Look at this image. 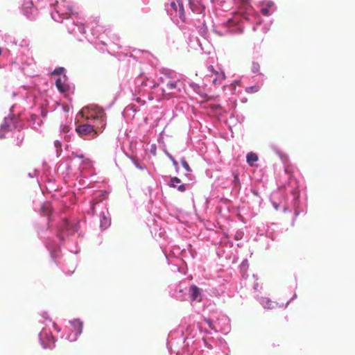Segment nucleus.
Here are the masks:
<instances>
[{"label": "nucleus", "mask_w": 355, "mask_h": 355, "mask_svg": "<svg viewBox=\"0 0 355 355\" xmlns=\"http://www.w3.org/2000/svg\"><path fill=\"white\" fill-rule=\"evenodd\" d=\"M178 89H177V83L169 81L166 87L162 89L163 95H175Z\"/></svg>", "instance_id": "nucleus-5"}, {"label": "nucleus", "mask_w": 355, "mask_h": 355, "mask_svg": "<svg viewBox=\"0 0 355 355\" xmlns=\"http://www.w3.org/2000/svg\"><path fill=\"white\" fill-rule=\"evenodd\" d=\"M181 164L187 172L191 171V169L188 162L184 159H181Z\"/></svg>", "instance_id": "nucleus-15"}, {"label": "nucleus", "mask_w": 355, "mask_h": 355, "mask_svg": "<svg viewBox=\"0 0 355 355\" xmlns=\"http://www.w3.org/2000/svg\"><path fill=\"white\" fill-rule=\"evenodd\" d=\"M215 75L216 77L213 80V84H214V85L221 84L222 82L225 78V73L223 71H217V72L216 73Z\"/></svg>", "instance_id": "nucleus-10"}, {"label": "nucleus", "mask_w": 355, "mask_h": 355, "mask_svg": "<svg viewBox=\"0 0 355 355\" xmlns=\"http://www.w3.org/2000/svg\"><path fill=\"white\" fill-rule=\"evenodd\" d=\"M1 49H0V55H1Z\"/></svg>", "instance_id": "nucleus-32"}, {"label": "nucleus", "mask_w": 355, "mask_h": 355, "mask_svg": "<svg viewBox=\"0 0 355 355\" xmlns=\"http://www.w3.org/2000/svg\"><path fill=\"white\" fill-rule=\"evenodd\" d=\"M78 223H73L70 224L69 222L64 219V221H62V225H61L60 227V233L59 234L60 239H62L63 238V232L64 231L67 232L69 234H73L78 231Z\"/></svg>", "instance_id": "nucleus-4"}, {"label": "nucleus", "mask_w": 355, "mask_h": 355, "mask_svg": "<svg viewBox=\"0 0 355 355\" xmlns=\"http://www.w3.org/2000/svg\"><path fill=\"white\" fill-rule=\"evenodd\" d=\"M191 300L192 301L198 300L200 301L199 297L200 295V289L196 286H191L189 288Z\"/></svg>", "instance_id": "nucleus-6"}, {"label": "nucleus", "mask_w": 355, "mask_h": 355, "mask_svg": "<svg viewBox=\"0 0 355 355\" xmlns=\"http://www.w3.org/2000/svg\"><path fill=\"white\" fill-rule=\"evenodd\" d=\"M21 142V140H20V141H19V143H18V146H19V145H20Z\"/></svg>", "instance_id": "nucleus-28"}, {"label": "nucleus", "mask_w": 355, "mask_h": 355, "mask_svg": "<svg viewBox=\"0 0 355 355\" xmlns=\"http://www.w3.org/2000/svg\"><path fill=\"white\" fill-rule=\"evenodd\" d=\"M76 132L80 137L91 136L92 138H95L98 135V131L94 126L88 125V123H83L78 125L76 129Z\"/></svg>", "instance_id": "nucleus-2"}, {"label": "nucleus", "mask_w": 355, "mask_h": 355, "mask_svg": "<svg viewBox=\"0 0 355 355\" xmlns=\"http://www.w3.org/2000/svg\"><path fill=\"white\" fill-rule=\"evenodd\" d=\"M181 180L178 178H173L171 180L170 185L173 187H177L180 191H185V185L184 184H181Z\"/></svg>", "instance_id": "nucleus-7"}, {"label": "nucleus", "mask_w": 355, "mask_h": 355, "mask_svg": "<svg viewBox=\"0 0 355 355\" xmlns=\"http://www.w3.org/2000/svg\"><path fill=\"white\" fill-rule=\"evenodd\" d=\"M260 64L257 62H253L251 67V70L253 73H257L260 71Z\"/></svg>", "instance_id": "nucleus-14"}, {"label": "nucleus", "mask_w": 355, "mask_h": 355, "mask_svg": "<svg viewBox=\"0 0 355 355\" xmlns=\"http://www.w3.org/2000/svg\"><path fill=\"white\" fill-rule=\"evenodd\" d=\"M259 159L258 155L254 153H249L246 155V161L250 165L252 166L255 162Z\"/></svg>", "instance_id": "nucleus-11"}, {"label": "nucleus", "mask_w": 355, "mask_h": 355, "mask_svg": "<svg viewBox=\"0 0 355 355\" xmlns=\"http://www.w3.org/2000/svg\"><path fill=\"white\" fill-rule=\"evenodd\" d=\"M241 3H246L248 0H239Z\"/></svg>", "instance_id": "nucleus-24"}, {"label": "nucleus", "mask_w": 355, "mask_h": 355, "mask_svg": "<svg viewBox=\"0 0 355 355\" xmlns=\"http://www.w3.org/2000/svg\"><path fill=\"white\" fill-rule=\"evenodd\" d=\"M0 137H2V135H1V133H0Z\"/></svg>", "instance_id": "nucleus-33"}, {"label": "nucleus", "mask_w": 355, "mask_h": 355, "mask_svg": "<svg viewBox=\"0 0 355 355\" xmlns=\"http://www.w3.org/2000/svg\"><path fill=\"white\" fill-rule=\"evenodd\" d=\"M234 178H235V180H236V181H238L239 178H238V176H237V175H236Z\"/></svg>", "instance_id": "nucleus-26"}, {"label": "nucleus", "mask_w": 355, "mask_h": 355, "mask_svg": "<svg viewBox=\"0 0 355 355\" xmlns=\"http://www.w3.org/2000/svg\"><path fill=\"white\" fill-rule=\"evenodd\" d=\"M263 13H264L265 15H266V12H267V11H266V10H263Z\"/></svg>", "instance_id": "nucleus-29"}, {"label": "nucleus", "mask_w": 355, "mask_h": 355, "mask_svg": "<svg viewBox=\"0 0 355 355\" xmlns=\"http://www.w3.org/2000/svg\"><path fill=\"white\" fill-rule=\"evenodd\" d=\"M237 30L239 31V33H243V28L239 26Z\"/></svg>", "instance_id": "nucleus-23"}, {"label": "nucleus", "mask_w": 355, "mask_h": 355, "mask_svg": "<svg viewBox=\"0 0 355 355\" xmlns=\"http://www.w3.org/2000/svg\"><path fill=\"white\" fill-rule=\"evenodd\" d=\"M28 13H29V12H28V10H27V11H26V15H28Z\"/></svg>", "instance_id": "nucleus-27"}, {"label": "nucleus", "mask_w": 355, "mask_h": 355, "mask_svg": "<svg viewBox=\"0 0 355 355\" xmlns=\"http://www.w3.org/2000/svg\"><path fill=\"white\" fill-rule=\"evenodd\" d=\"M253 193H254L255 196H258V193H257V191H253Z\"/></svg>", "instance_id": "nucleus-25"}, {"label": "nucleus", "mask_w": 355, "mask_h": 355, "mask_svg": "<svg viewBox=\"0 0 355 355\" xmlns=\"http://www.w3.org/2000/svg\"><path fill=\"white\" fill-rule=\"evenodd\" d=\"M80 113L83 116L86 115L87 119L98 120L101 129L103 130L106 127V113L102 108L97 106H90L83 110Z\"/></svg>", "instance_id": "nucleus-1"}, {"label": "nucleus", "mask_w": 355, "mask_h": 355, "mask_svg": "<svg viewBox=\"0 0 355 355\" xmlns=\"http://www.w3.org/2000/svg\"><path fill=\"white\" fill-rule=\"evenodd\" d=\"M73 325L78 330V334H81L83 331V322L80 320H74L72 322Z\"/></svg>", "instance_id": "nucleus-13"}, {"label": "nucleus", "mask_w": 355, "mask_h": 355, "mask_svg": "<svg viewBox=\"0 0 355 355\" xmlns=\"http://www.w3.org/2000/svg\"><path fill=\"white\" fill-rule=\"evenodd\" d=\"M171 8L175 13H178V16L182 21H184L186 17L183 7L182 0H176V1L171 2Z\"/></svg>", "instance_id": "nucleus-3"}, {"label": "nucleus", "mask_w": 355, "mask_h": 355, "mask_svg": "<svg viewBox=\"0 0 355 355\" xmlns=\"http://www.w3.org/2000/svg\"><path fill=\"white\" fill-rule=\"evenodd\" d=\"M56 87L58 89L61 93H64L67 92L69 89V87L67 85L64 83V80H62V78H58L55 82Z\"/></svg>", "instance_id": "nucleus-8"}, {"label": "nucleus", "mask_w": 355, "mask_h": 355, "mask_svg": "<svg viewBox=\"0 0 355 355\" xmlns=\"http://www.w3.org/2000/svg\"><path fill=\"white\" fill-rule=\"evenodd\" d=\"M26 4L27 5L26 6V9H30V13L32 14L33 10V3L30 1L28 2Z\"/></svg>", "instance_id": "nucleus-20"}, {"label": "nucleus", "mask_w": 355, "mask_h": 355, "mask_svg": "<svg viewBox=\"0 0 355 355\" xmlns=\"http://www.w3.org/2000/svg\"><path fill=\"white\" fill-rule=\"evenodd\" d=\"M241 19V15L236 13V14H235V15L234 16L233 18L230 19L227 21V24L228 26H232L236 25L240 22Z\"/></svg>", "instance_id": "nucleus-12"}, {"label": "nucleus", "mask_w": 355, "mask_h": 355, "mask_svg": "<svg viewBox=\"0 0 355 355\" xmlns=\"http://www.w3.org/2000/svg\"><path fill=\"white\" fill-rule=\"evenodd\" d=\"M51 203L46 202L42 204V207H40V214L42 216H49L51 212Z\"/></svg>", "instance_id": "nucleus-9"}, {"label": "nucleus", "mask_w": 355, "mask_h": 355, "mask_svg": "<svg viewBox=\"0 0 355 355\" xmlns=\"http://www.w3.org/2000/svg\"><path fill=\"white\" fill-rule=\"evenodd\" d=\"M204 321L209 325V327L212 329H215V327L213 324V322L211 319L209 318H205L204 319Z\"/></svg>", "instance_id": "nucleus-19"}, {"label": "nucleus", "mask_w": 355, "mask_h": 355, "mask_svg": "<svg viewBox=\"0 0 355 355\" xmlns=\"http://www.w3.org/2000/svg\"><path fill=\"white\" fill-rule=\"evenodd\" d=\"M79 157H80V158H83V157H84V156L82 155L79 156Z\"/></svg>", "instance_id": "nucleus-30"}, {"label": "nucleus", "mask_w": 355, "mask_h": 355, "mask_svg": "<svg viewBox=\"0 0 355 355\" xmlns=\"http://www.w3.org/2000/svg\"><path fill=\"white\" fill-rule=\"evenodd\" d=\"M64 71V67H58L51 73L52 75H59L61 74Z\"/></svg>", "instance_id": "nucleus-18"}, {"label": "nucleus", "mask_w": 355, "mask_h": 355, "mask_svg": "<svg viewBox=\"0 0 355 355\" xmlns=\"http://www.w3.org/2000/svg\"><path fill=\"white\" fill-rule=\"evenodd\" d=\"M62 131L64 132H68L69 131V128L68 126H67V125H64L62 127Z\"/></svg>", "instance_id": "nucleus-22"}, {"label": "nucleus", "mask_w": 355, "mask_h": 355, "mask_svg": "<svg viewBox=\"0 0 355 355\" xmlns=\"http://www.w3.org/2000/svg\"><path fill=\"white\" fill-rule=\"evenodd\" d=\"M207 71L209 72L207 75H209L210 77H211L213 74L215 75L216 73L217 72V70H216L212 65H209L207 67Z\"/></svg>", "instance_id": "nucleus-16"}, {"label": "nucleus", "mask_w": 355, "mask_h": 355, "mask_svg": "<svg viewBox=\"0 0 355 355\" xmlns=\"http://www.w3.org/2000/svg\"><path fill=\"white\" fill-rule=\"evenodd\" d=\"M168 156H169L170 159L173 161V166L177 167L178 166L177 160L174 157H173L171 155H169Z\"/></svg>", "instance_id": "nucleus-21"}, {"label": "nucleus", "mask_w": 355, "mask_h": 355, "mask_svg": "<svg viewBox=\"0 0 355 355\" xmlns=\"http://www.w3.org/2000/svg\"><path fill=\"white\" fill-rule=\"evenodd\" d=\"M259 90V87L258 86H253L246 88V92L249 93L257 92Z\"/></svg>", "instance_id": "nucleus-17"}, {"label": "nucleus", "mask_w": 355, "mask_h": 355, "mask_svg": "<svg viewBox=\"0 0 355 355\" xmlns=\"http://www.w3.org/2000/svg\"><path fill=\"white\" fill-rule=\"evenodd\" d=\"M58 144H59V141H56L55 144L57 145Z\"/></svg>", "instance_id": "nucleus-31"}]
</instances>
